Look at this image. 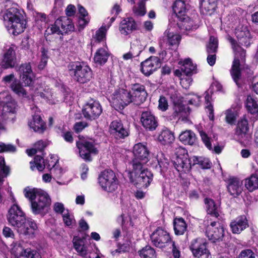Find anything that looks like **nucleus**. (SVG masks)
Listing matches in <instances>:
<instances>
[{
    "label": "nucleus",
    "mask_w": 258,
    "mask_h": 258,
    "mask_svg": "<svg viewBox=\"0 0 258 258\" xmlns=\"http://www.w3.org/2000/svg\"><path fill=\"white\" fill-rule=\"evenodd\" d=\"M131 89L134 104L139 105L146 100L148 94L144 85L139 83L131 84Z\"/></svg>",
    "instance_id": "13"
},
{
    "label": "nucleus",
    "mask_w": 258,
    "mask_h": 258,
    "mask_svg": "<svg viewBox=\"0 0 258 258\" xmlns=\"http://www.w3.org/2000/svg\"><path fill=\"white\" fill-rule=\"evenodd\" d=\"M7 219L9 224L15 227L17 230L27 220L25 214L17 204H14L9 210Z\"/></svg>",
    "instance_id": "8"
},
{
    "label": "nucleus",
    "mask_w": 258,
    "mask_h": 258,
    "mask_svg": "<svg viewBox=\"0 0 258 258\" xmlns=\"http://www.w3.org/2000/svg\"><path fill=\"white\" fill-rule=\"evenodd\" d=\"M206 240L203 238H197L193 240L190 243L189 248L194 256L198 255L207 249Z\"/></svg>",
    "instance_id": "28"
},
{
    "label": "nucleus",
    "mask_w": 258,
    "mask_h": 258,
    "mask_svg": "<svg viewBox=\"0 0 258 258\" xmlns=\"http://www.w3.org/2000/svg\"><path fill=\"white\" fill-rule=\"evenodd\" d=\"M3 235L7 238H14L15 234L14 231L8 226H4L3 229Z\"/></svg>",
    "instance_id": "59"
},
{
    "label": "nucleus",
    "mask_w": 258,
    "mask_h": 258,
    "mask_svg": "<svg viewBox=\"0 0 258 258\" xmlns=\"http://www.w3.org/2000/svg\"><path fill=\"white\" fill-rule=\"evenodd\" d=\"M179 139L184 145H192L196 142V136L191 131L186 130L179 135Z\"/></svg>",
    "instance_id": "33"
},
{
    "label": "nucleus",
    "mask_w": 258,
    "mask_h": 258,
    "mask_svg": "<svg viewBox=\"0 0 258 258\" xmlns=\"http://www.w3.org/2000/svg\"><path fill=\"white\" fill-rule=\"evenodd\" d=\"M32 120L30 121L28 125L35 132L42 134L46 129V125L39 114H35L32 116Z\"/></svg>",
    "instance_id": "25"
},
{
    "label": "nucleus",
    "mask_w": 258,
    "mask_h": 258,
    "mask_svg": "<svg viewBox=\"0 0 258 258\" xmlns=\"http://www.w3.org/2000/svg\"><path fill=\"white\" fill-rule=\"evenodd\" d=\"M74 246L77 251L83 256H85L87 254V250L86 246L83 244V242L81 240H73Z\"/></svg>",
    "instance_id": "48"
},
{
    "label": "nucleus",
    "mask_w": 258,
    "mask_h": 258,
    "mask_svg": "<svg viewBox=\"0 0 258 258\" xmlns=\"http://www.w3.org/2000/svg\"><path fill=\"white\" fill-rule=\"evenodd\" d=\"M56 24L58 25L60 28L62 35L63 33H68L74 30V25L71 19L67 16H63L58 18L56 20Z\"/></svg>",
    "instance_id": "27"
},
{
    "label": "nucleus",
    "mask_w": 258,
    "mask_h": 258,
    "mask_svg": "<svg viewBox=\"0 0 258 258\" xmlns=\"http://www.w3.org/2000/svg\"><path fill=\"white\" fill-rule=\"evenodd\" d=\"M158 102V108L160 110L164 111L168 109V103L165 97L160 96Z\"/></svg>",
    "instance_id": "58"
},
{
    "label": "nucleus",
    "mask_w": 258,
    "mask_h": 258,
    "mask_svg": "<svg viewBox=\"0 0 258 258\" xmlns=\"http://www.w3.org/2000/svg\"><path fill=\"white\" fill-rule=\"evenodd\" d=\"M251 37L249 34L248 36H245V37L238 40L239 43L246 47H249L251 44Z\"/></svg>",
    "instance_id": "61"
},
{
    "label": "nucleus",
    "mask_w": 258,
    "mask_h": 258,
    "mask_svg": "<svg viewBox=\"0 0 258 258\" xmlns=\"http://www.w3.org/2000/svg\"><path fill=\"white\" fill-rule=\"evenodd\" d=\"M245 186L249 191H253L258 188V177L256 175L252 174L245 179Z\"/></svg>",
    "instance_id": "40"
},
{
    "label": "nucleus",
    "mask_w": 258,
    "mask_h": 258,
    "mask_svg": "<svg viewBox=\"0 0 258 258\" xmlns=\"http://www.w3.org/2000/svg\"><path fill=\"white\" fill-rule=\"evenodd\" d=\"M249 127L248 121L245 119H241L238 121L235 134L241 142L246 143L249 141L250 135L248 133Z\"/></svg>",
    "instance_id": "21"
},
{
    "label": "nucleus",
    "mask_w": 258,
    "mask_h": 258,
    "mask_svg": "<svg viewBox=\"0 0 258 258\" xmlns=\"http://www.w3.org/2000/svg\"><path fill=\"white\" fill-rule=\"evenodd\" d=\"M16 59L15 46L9 45L5 47L3 50L2 67L5 69L13 68L15 64Z\"/></svg>",
    "instance_id": "12"
},
{
    "label": "nucleus",
    "mask_w": 258,
    "mask_h": 258,
    "mask_svg": "<svg viewBox=\"0 0 258 258\" xmlns=\"http://www.w3.org/2000/svg\"><path fill=\"white\" fill-rule=\"evenodd\" d=\"M164 35L167 37L170 45H178L181 39L179 35L170 32L169 30H166L164 33Z\"/></svg>",
    "instance_id": "46"
},
{
    "label": "nucleus",
    "mask_w": 258,
    "mask_h": 258,
    "mask_svg": "<svg viewBox=\"0 0 258 258\" xmlns=\"http://www.w3.org/2000/svg\"><path fill=\"white\" fill-rule=\"evenodd\" d=\"M172 7L174 12L178 19L185 16L186 8L184 2L181 0H176Z\"/></svg>",
    "instance_id": "35"
},
{
    "label": "nucleus",
    "mask_w": 258,
    "mask_h": 258,
    "mask_svg": "<svg viewBox=\"0 0 258 258\" xmlns=\"http://www.w3.org/2000/svg\"><path fill=\"white\" fill-rule=\"evenodd\" d=\"M245 105L247 110L250 113L255 114L258 112V105L256 101L251 96L247 97Z\"/></svg>",
    "instance_id": "44"
},
{
    "label": "nucleus",
    "mask_w": 258,
    "mask_h": 258,
    "mask_svg": "<svg viewBox=\"0 0 258 258\" xmlns=\"http://www.w3.org/2000/svg\"><path fill=\"white\" fill-rule=\"evenodd\" d=\"M68 68L73 79L80 84L87 83L93 77L91 68L84 62H72L68 64Z\"/></svg>",
    "instance_id": "4"
},
{
    "label": "nucleus",
    "mask_w": 258,
    "mask_h": 258,
    "mask_svg": "<svg viewBox=\"0 0 258 258\" xmlns=\"http://www.w3.org/2000/svg\"><path fill=\"white\" fill-rule=\"evenodd\" d=\"M3 19L7 27L13 30L14 35L22 33L26 28V20L15 7L7 9L3 15Z\"/></svg>",
    "instance_id": "3"
},
{
    "label": "nucleus",
    "mask_w": 258,
    "mask_h": 258,
    "mask_svg": "<svg viewBox=\"0 0 258 258\" xmlns=\"http://www.w3.org/2000/svg\"><path fill=\"white\" fill-rule=\"evenodd\" d=\"M20 79L25 86H30L33 82L34 75L30 63L21 64L17 68Z\"/></svg>",
    "instance_id": "15"
},
{
    "label": "nucleus",
    "mask_w": 258,
    "mask_h": 258,
    "mask_svg": "<svg viewBox=\"0 0 258 258\" xmlns=\"http://www.w3.org/2000/svg\"><path fill=\"white\" fill-rule=\"evenodd\" d=\"M108 56L109 54L105 49L100 48L96 52L94 59L96 63L102 64L107 61Z\"/></svg>",
    "instance_id": "38"
},
{
    "label": "nucleus",
    "mask_w": 258,
    "mask_h": 258,
    "mask_svg": "<svg viewBox=\"0 0 258 258\" xmlns=\"http://www.w3.org/2000/svg\"><path fill=\"white\" fill-rule=\"evenodd\" d=\"M21 255L25 258H41L39 253L35 250H32L30 248L24 249L21 253Z\"/></svg>",
    "instance_id": "50"
},
{
    "label": "nucleus",
    "mask_w": 258,
    "mask_h": 258,
    "mask_svg": "<svg viewBox=\"0 0 258 258\" xmlns=\"http://www.w3.org/2000/svg\"><path fill=\"white\" fill-rule=\"evenodd\" d=\"M140 120L143 126L149 131L155 130L158 125L157 118L149 111H143Z\"/></svg>",
    "instance_id": "18"
},
{
    "label": "nucleus",
    "mask_w": 258,
    "mask_h": 258,
    "mask_svg": "<svg viewBox=\"0 0 258 258\" xmlns=\"http://www.w3.org/2000/svg\"><path fill=\"white\" fill-rule=\"evenodd\" d=\"M37 229V225L32 219H27L25 223L19 228L18 232L29 237H33L35 231Z\"/></svg>",
    "instance_id": "24"
},
{
    "label": "nucleus",
    "mask_w": 258,
    "mask_h": 258,
    "mask_svg": "<svg viewBox=\"0 0 258 258\" xmlns=\"http://www.w3.org/2000/svg\"><path fill=\"white\" fill-rule=\"evenodd\" d=\"M141 66V71L142 73L148 77L160 67L161 62L160 58L157 56H152L143 61Z\"/></svg>",
    "instance_id": "14"
},
{
    "label": "nucleus",
    "mask_w": 258,
    "mask_h": 258,
    "mask_svg": "<svg viewBox=\"0 0 258 258\" xmlns=\"http://www.w3.org/2000/svg\"><path fill=\"white\" fill-rule=\"evenodd\" d=\"M181 67L183 74L186 76L192 75L196 69V66L189 58L185 59Z\"/></svg>",
    "instance_id": "41"
},
{
    "label": "nucleus",
    "mask_w": 258,
    "mask_h": 258,
    "mask_svg": "<svg viewBox=\"0 0 258 258\" xmlns=\"http://www.w3.org/2000/svg\"><path fill=\"white\" fill-rule=\"evenodd\" d=\"M10 172V168L5 165L4 158L0 157V185H1L4 181V178L6 177Z\"/></svg>",
    "instance_id": "45"
},
{
    "label": "nucleus",
    "mask_w": 258,
    "mask_h": 258,
    "mask_svg": "<svg viewBox=\"0 0 258 258\" xmlns=\"http://www.w3.org/2000/svg\"><path fill=\"white\" fill-rule=\"evenodd\" d=\"M30 164L32 170H34L36 167L38 171H42L45 167L43 158L39 155L35 156L34 162H30Z\"/></svg>",
    "instance_id": "43"
},
{
    "label": "nucleus",
    "mask_w": 258,
    "mask_h": 258,
    "mask_svg": "<svg viewBox=\"0 0 258 258\" xmlns=\"http://www.w3.org/2000/svg\"><path fill=\"white\" fill-rule=\"evenodd\" d=\"M98 183L101 187L107 192L115 191L118 181L115 173L111 170H105L99 175Z\"/></svg>",
    "instance_id": "6"
},
{
    "label": "nucleus",
    "mask_w": 258,
    "mask_h": 258,
    "mask_svg": "<svg viewBox=\"0 0 258 258\" xmlns=\"http://www.w3.org/2000/svg\"><path fill=\"white\" fill-rule=\"evenodd\" d=\"M153 244L160 248L164 247L171 240L169 233L163 229L158 227L150 236Z\"/></svg>",
    "instance_id": "11"
},
{
    "label": "nucleus",
    "mask_w": 258,
    "mask_h": 258,
    "mask_svg": "<svg viewBox=\"0 0 258 258\" xmlns=\"http://www.w3.org/2000/svg\"><path fill=\"white\" fill-rule=\"evenodd\" d=\"M218 46V40L214 36H211L209 42L207 46V51L208 53H216Z\"/></svg>",
    "instance_id": "49"
},
{
    "label": "nucleus",
    "mask_w": 258,
    "mask_h": 258,
    "mask_svg": "<svg viewBox=\"0 0 258 258\" xmlns=\"http://www.w3.org/2000/svg\"><path fill=\"white\" fill-rule=\"evenodd\" d=\"M45 34L47 35H51L53 34L62 35V32H61L59 26L58 25L56 24V20L53 24L50 25L47 28V29L45 30Z\"/></svg>",
    "instance_id": "53"
},
{
    "label": "nucleus",
    "mask_w": 258,
    "mask_h": 258,
    "mask_svg": "<svg viewBox=\"0 0 258 258\" xmlns=\"http://www.w3.org/2000/svg\"><path fill=\"white\" fill-rule=\"evenodd\" d=\"M11 90L19 96H26L27 92L24 88L20 81L18 79H14L10 86Z\"/></svg>",
    "instance_id": "36"
},
{
    "label": "nucleus",
    "mask_w": 258,
    "mask_h": 258,
    "mask_svg": "<svg viewBox=\"0 0 258 258\" xmlns=\"http://www.w3.org/2000/svg\"><path fill=\"white\" fill-rule=\"evenodd\" d=\"M210 98H211V97H210L209 94L208 93H207V94H206V95L205 96V102L206 103V109L207 110V111L209 112V118L211 120H213L214 117V112H213L214 110H213V107L210 103Z\"/></svg>",
    "instance_id": "52"
},
{
    "label": "nucleus",
    "mask_w": 258,
    "mask_h": 258,
    "mask_svg": "<svg viewBox=\"0 0 258 258\" xmlns=\"http://www.w3.org/2000/svg\"><path fill=\"white\" fill-rule=\"evenodd\" d=\"M230 228L233 233L239 234L248 226L246 217L240 216L232 221L230 223Z\"/></svg>",
    "instance_id": "22"
},
{
    "label": "nucleus",
    "mask_w": 258,
    "mask_h": 258,
    "mask_svg": "<svg viewBox=\"0 0 258 258\" xmlns=\"http://www.w3.org/2000/svg\"><path fill=\"white\" fill-rule=\"evenodd\" d=\"M239 258H255L253 252L250 249L242 250L239 255Z\"/></svg>",
    "instance_id": "60"
},
{
    "label": "nucleus",
    "mask_w": 258,
    "mask_h": 258,
    "mask_svg": "<svg viewBox=\"0 0 258 258\" xmlns=\"http://www.w3.org/2000/svg\"><path fill=\"white\" fill-rule=\"evenodd\" d=\"M41 57L38 64V68L40 70H43L47 64L48 57L47 56V51L44 48H41Z\"/></svg>",
    "instance_id": "55"
},
{
    "label": "nucleus",
    "mask_w": 258,
    "mask_h": 258,
    "mask_svg": "<svg viewBox=\"0 0 258 258\" xmlns=\"http://www.w3.org/2000/svg\"><path fill=\"white\" fill-rule=\"evenodd\" d=\"M217 0H202L201 3V12L205 15L212 14L216 10Z\"/></svg>",
    "instance_id": "30"
},
{
    "label": "nucleus",
    "mask_w": 258,
    "mask_h": 258,
    "mask_svg": "<svg viewBox=\"0 0 258 258\" xmlns=\"http://www.w3.org/2000/svg\"><path fill=\"white\" fill-rule=\"evenodd\" d=\"M206 234L209 239L215 242L224 236L223 227L219 222H211L207 227Z\"/></svg>",
    "instance_id": "17"
},
{
    "label": "nucleus",
    "mask_w": 258,
    "mask_h": 258,
    "mask_svg": "<svg viewBox=\"0 0 258 258\" xmlns=\"http://www.w3.org/2000/svg\"><path fill=\"white\" fill-rule=\"evenodd\" d=\"M138 252L141 258H154L155 257V251L150 246H146Z\"/></svg>",
    "instance_id": "47"
},
{
    "label": "nucleus",
    "mask_w": 258,
    "mask_h": 258,
    "mask_svg": "<svg viewBox=\"0 0 258 258\" xmlns=\"http://www.w3.org/2000/svg\"><path fill=\"white\" fill-rule=\"evenodd\" d=\"M153 174L148 169H144L140 174L130 180L136 186L140 188H146L153 180Z\"/></svg>",
    "instance_id": "16"
},
{
    "label": "nucleus",
    "mask_w": 258,
    "mask_h": 258,
    "mask_svg": "<svg viewBox=\"0 0 258 258\" xmlns=\"http://www.w3.org/2000/svg\"><path fill=\"white\" fill-rule=\"evenodd\" d=\"M146 163H143L142 160L134 158L132 162L133 169L130 172V179H133L134 177L140 174L143 170L147 169L144 167Z\"/></svg>",
    "instance_id": "32"
},
{
    "label": "nucleus",
    "mask_w": 258,
    "mask_h": 258,
    "mask_svg": "<svg viewBox=\"0 0 258 258\" xmlns=\"http://www.w3.org/2000/svg\"><path fill=\"white\" fill-rule=\"evenodd\" d=\"M110 132L116 139H124L128 136L127 129L124 127L120 120L112 121L110 125Z\"/></svg>",
    "instance_id": "19"
},
{
    "label": "nucleus",
    "mask_w": 258,
    "mask_h": 258,
    "mask_svg": "<svg viewBox=\"0 0 258 258\" xmlns=\"http://www.w3.org/2000/svg\"><path fill=\"white\" fill-rule=\"evenodd\" d=\"M159 140L163 144H169L174 139L173 134L168 130L163 131L159 135Z\"/></svg>",
    "instance_id": "42"
},
{
    "label": "nucleus",
    "mask_w": 258,
    "mask_h": 258,
    "mask_svg": "<svg viewBox=\"0 0 258 258\" xmlns=\"http://www.w3.org/2000/svg\"><path fill=\"white\" fill-rule=\"evenodd\" d=\"M172 252L174 258L180 257V251L179 250V247L176 246L174 242H172Z\"/></svg>",
    "instance_id": "64"
},
{
    "label": "nucleus",
    "mask_w": 258,
    "mask_h": 258,
    "mask_svg": "<svg viewBox=\"0 0 258 258\" xmlns=\"http://www.w3.org/2000/svg\"><path fill=\"white\" fill-rule=\"evenodd\" d=\"M235 33L238 40L250 34L249 31L246 26H242L236 28Z\"/></svg>",
    "instance_id": "51"
},
{
    "label": "nucleus",
    "mask_w": 258,
    "mask_h": 258,
    "mask_svg": "<svg viewBox=\"0 0 258 258\" xmlns=\"http://www.w3.org/2000/svg\"><path fill=\"white\" fill-rule=\"evenodd\" d=\"M204 201L208 214L212 215L215 217H218L219 213L217 210V206L215 204V202L212 199L209 198L205 199Z\"/></svg>",
    "instance_id": "39"
},
{
    "label": "nucleus",
    "mask_w": 258,
    "mask_h": 258,
    "mask_svg": "<svg viewBox=\"0 0 258 258\" xmlns=\"http://www.w3.org/2000/svg\"><path fill=\"white\" fill-rule=\"evenodd\" d=\"M107 28L106 26H102L95 33L94 38L98 42L102 41L105 38Z\"/></svg>",
    "instance_id": "54"
},
{
    "label": "nucleus",
    "mask_w": 258,
    "mask_h": 258,
    "mask_svg": "<svg viewBox=\"0 0 258 258\" xmlns=\"http://www.w3.org/2000/svg\"><path fill=\"white\" fill-rule=\"evenodd\" d=\"M102 112V106L99 102L90 100L83 107L82 113L85 118L89 120L98 118Z\"/></svg>",
    "instance_id": "9"
},
{
    "label": "nucleus",
    "mask_w": 258,
    "mask_h": 258,
    "mask_svg": "<svg viewBox=\"0 0 258 258\" xmlns=\"http://www.w3.org/2000/svg\"><path fill=\"white\" fill-rule=\"evenodd\" d=\"M173 224L176 235H182L186 230L187 225L183 218H175Z\"/></svg>",
    "instance_id": "37"
},
{
    "label": "nucleus",
    "mask_w": 258,
    "mask_h": 258,
    "mask_svg": "<svg viewBox=\"0 0 258 258\" xmlns=\"http://www.w3.org/2000/svg\"><path fill=\"white\" fill-rule=\"evenodd\" d=\"M75 13L76 8L74 5H69L66 9V14L68 17L74 16Z\"/></svg>",
    "instance_id": "63"
},
{
    "label": "nucleus",
    "mask_w": 258,
    "mask_h": 258,
    "mask_svg": "<svg viewBox=\"0 0 258 258\" xmlns=\"http://www.w3.org/2000/svg\"><path fill=\"white\" fill-rule=\"evenodd\" d=\"M25 196L31 202V209L35 215L43 213L46 208L50 205V199L44 191L39 189H29L24 190Z\"/></svg>",
    "instance_id": "2"
},
{
    "label": "nucleus",
    "mask_w": 258,
    "mask_h": 258,
    "mask_svg": "<svg viewBox=\"0 0 258 258\" xmlns=\"http://www.w3.org/2000/svg\"><path fill=\"white\" fill-rule=\"evenodd\" d=\"M242 185V182L238 178L231 177L227 180L228 191L233 197H237L243 191Z\"/></svg>",
    "instance_id": "20"
},
{
    "label": "nucleus",
    "mask_w": 258,
    "mask_h": 258,
    "mask_svg": "<svg viewBox=\"0 0 258 258\" xmlns=\"http://www.w3.org/2000/svg\"><path fill=\"white\" fill-rule=\"evenodd\" d=\"M137 27V25L134 19L133 18L129 17L121 22L119 30L121 34L127 35L136 30Z\"/></svg>",
    "instance_id": "26"
},
{
    "label": "nucleus",
    "mask_w": 258,
    "mask_h": 258,
    "mask_svg": "<svg viewBox=\"0 0 258 258\" xmlns=\"http://www.w3.org/2000/svg\"><path fill=\"white\" fill-rule=\"evenodd\" d=\"M16 151V147L10 144H6L0 143V153L2 152H15Z\"/></svg>",
    "instance_id": "56"
},
{
    "label": "nucleus",
    "mask_w": 258,
    "mask_h": 258,
    "mask_svg": "<svg viewBox=\"0 0 258 258\" xmlns=\"http://www.w3.org/2000/svg\"><path fill=\"white\" fill-rule=\"evenodd\" d=\"M112 102L115 105L124 107L131 103H134L131 91L120 89L113 94Z\"/></svg>",
    "instance_id": "10"
},
{
    "label": "nucleus",
    "mask_w": 258,
    "mask_h": 258,
    "mask_svg": "<svg viewBox=\"0 0 258 258\" xmlns=\"http://www.w3.org/2000/svg\"><path fill=\"white\" fill-rule=\"evenodd\" d=\"M135 159L142 160L143 163L149 161V152L147 147L141 143L136 144L133 149Z\"/></svg>",
    "instance_id": "23"
},
{
    "label": "nucleus",
    "mask_w": 258,
    "mask_h": 258,
    "mask_svg": "<svg viewBox=\"0 0 258 258\" xmlns=\"http://www.w3.org/2000/svg\"><path fill=\"white\" fill-rule=\"evenodd\" d=\"M225 115L226 121L228 123L231 124L234 123L236 117L233 111L231 110H227L225 112Z\"/></svg>",
    "instance_id": "57"
},
{
    "label": "nucleus",
    "mask_w": 258,
    "mask_h": 258,
    "mask_svg": "<svg viewBox=\"0 0 258 258\" xmlns=\"http://www.w3.org/2000/svg\"><path fill=\"white\" fill-rule=\"evenodd\" d=\"M177 25L183 32L196 29L198 27L197 25L194 24L193 21L186 15L179 19Z\"/></svg>",
    "instance_id": "29"
},
{
    "label": "nucleus",
    "mask_w": 258,
    "mask_h": 258,
    "mask_svg": "<svg viewBox=\"0 0 258 258\" xmlns=\"http://www.w3.org/2000/svg\"><path fill=\"white\" fill-rule=\"evenodd\" d=\"M76 145L79 150L80 157L87 161H90L92 158L90 154H97L98 151L95 147L94 141L92 140L79 139Z\"/></svg>",
    "instance_id": "7"
},
{
    "label": "nucleus",
    "mask_w": 258,
    "mask_h": 258,
    "mask_svg": "<svg viewBox=\"0 0 258 258\" xmlns=\"http://www.w3.org/2000/svg\"><path fill=\"white\" fill-rule=\"evenodd\" d=\"M228 40L231 43L232 48L235 53V57L233 62L231 74L234 81L236 83L237 85L239 86L238 81L241 77L239 58L242 60L243 59L245 56L246 51L237 43L236 41L231 37L229 36Z\"/></svg>",
    "instance_id": "5"
},
{
    "label": "nucleus",
    "mask_w": 258,
    "mask_h": 258,
    "mask_svg": "<svg viewBox=\"0 0 258 258\" xmlns=\"http://www.w3.org/2000/svg\"><path fill=\"white\" fill-rule=\"evenodd\" d=\"M176 159L173 161L174 167L178 171L186 172L189 171L192 166L199 164L203 169L211 168V162L209 159L202 157L194 156L191 158L184 149H179Z\"/></svg>",
    "instance_id": "1"
},
{
    "label": "nucleus",
    "mask_w": 258,
    "mask_h": 258,
    "mask_svg": "<svg viewBox=\"0 0 258 258\" xmlns=\"http://www.w3.org/2000/svg\"><path fill=\"white\" fill-rule=\"evenodd\" d=\"M187 110H186L185 106L182 105L178 104L175 105L174 108V111L172 114V119H179L182 118V120H184L186 118L189 114V107H187Z\"/></svg>",
    "instance_id": "34"
},
{
    "label": "nucleus",
    "mask_w": 258,
    "mask_h": 258,
    "mask_svg": "<svg viewBox=\"0 0 258 258\" xmlns=\"http://www.w3.org/2000/svg\"><path fill=\"white\" fill-rule=\"evenodd\" d=\"M88 126V123L86 122L80 121L77 122L74 125V130L77 133L82 131L85 127Z\"/></svg>",
    "instance_id": "62"
},
{
    "label": "nucleus",
    "mask_w": 258,
    "mask_h": 258,
    "mask_svg": "<svg viewBox=\"0 0 258 258\" xmlns=\"http://www.w3.org/2000/svg\"><path fill=\"white\" fill-rule=\"evenodd\" d=\"M200 134L202 140L209 150L213 151L217 154H219L222 152L223 147L220 146L219 145H215L214 143V148H213L212 142H213V139L209 138L205 132L201 131Z\"/></svg>",
    "instance_id": "31"
}]
</instances>
